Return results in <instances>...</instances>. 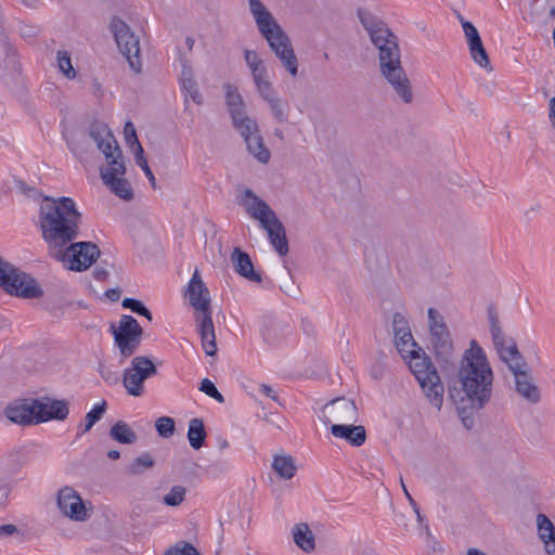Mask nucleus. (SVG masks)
Here are the masks:
<instances>
[{
	"instance_id": "1",
	"label": "nucleus",
	"mask_w": 555,
	"mask_h": 555,
	"mask_svg": "<svg viewBox=\"0 0 555 555\" xmlns=\"http://www.w3.org/2000/svg\"><path fill=\"white\" fill-rule=\"evenodd\" d=\"M358 17L378 51V65L382 77L391 87L396 100L411 104L414 100L412 83L401 62L397 36L385 22L367 11L359 10Z\"/></svg>"
},
{
	"instance_id": "2",
	"label": "nucleus",
	"mask_w": 555,
	"mask_h": 555,
	"mask_svg": "<svg viewBox=\"0 0 555 555\" xmlns=\"http://www.w3.org/2000/svg\"><path fill=\"white\" fill-rule=\"evenodd\" d=\"M80 222L81 214L70 197H43L39 206L37 227L50 257L60 256L61 248L78 237Z\"/></svg>"
},
{
	"instance_id": "3",
	"label": "nucleus",
	"mask_w": 555,
	"mask_h": 555,
	"mask_svg": "<svg viewBox=\"0 0 555 555\" xmlns=\"http://www.w3.org/2000/svg\"><path fill=\"white\" fill-rule=\"evenodd\" d=\"M457 376L461 389L453 387L450 392L455 391L456 399L466 400L473 409H482L491 399L493 372L476 340H472L465 350Z\"/></svg>"
},
{
	"instance_id": "4",
	"label": "nucleus",
	"mask_w": 555,
	"mask_h": 555,
	"mask_svg": "<svg viewBox=\"0 0 555 555\" xmlns=\"http://www.w3.org/2000/svg\"><path fill=\"white\" fill-rule=\"evenodd\" d=\"M248 3L259 33L267 40L269 47L279 57L285 69L292 77H296L298 74V61L289 37L260 0H248Z\"/></svg>"
},
{
	"instance_id": "5",
	"label": "nucleus",
	"mask_w": 555,
	"mask_h": 555,
	"mask_svg": "<svg viewBox=\"0 0 555 555\" xmlns=\"http://www.w3.org/2000/svg\"><path fill=\"white\" fill-rule=\"evenodd\" d=\"M190 305L194 308L195 320L202 340V347L209 357L217 352L216 335L211 318L210 295L207 286L196 270L190 280L185 293Z\"/></svg>"
},
{
	"instance_id": "6",
	"label": "nucleus",
	"mask_w": 555,
	"mask_h": 555,
	"mask_svg": "<svg viewBox=\"0 0 555 555\" xmlns=\"http://www.w3.org/2000/svg\"><path fill=\"white\" fill-rule=\"evenodd\" d=\"M409 367L429 402L440 410L443 402L444 388L430 358L422 348L408 354Z\"/></svg>"
},
{
	"instance_id": "7",
	"label": "nucleus",
	"mask_w": 555,
	"mask_h": 555,
	"mask_svg": "<svg viewBox=\"0 0 555 555\" xmlns=\"http://www.w3.org/2000/svg\"><path fill=\"white\" fill-rule=\"evenodd\" d=\"M0 287L11 296L34 299L40 298L43 291L37 281L0 256Z\"/></svg>"
},
{
	"instance_id": "8",
	"label": "nucleus",
	"mask_w": 555,
	"mask_h": 555,
	"mask_svg": "<svg viewBox=\"0 0 555 555\" xmlns=\"http://www.w3.org/2000/svg\"><path fill=\"white\" fill-rule=\"evenodd\" d=\"M109 331L120 353L119 362L122 363L124 360L132 357L139 349L143 328L133 317L122 314L117 326L111 323Z\"/></svg>"
},
{
	"instance_id": "9",
	"label": "nucleus",
	"mask_w": 555,
	"mask_h": 555,
	"mask_svg": "<svg viewBox=\"0 0 555 555\" xmlns=\"http://www.w3.org/2000/svg\"><path fill=\"white\" fill-rule=\"evenodd\" d=\"M427 314L430 344L436 358L441 364H450L454 360V347L444 318L435 308H429Z\"/></svg>"
},
{
	"instance_id": "10",
	"label": "nucleus",
	"mask_w": 555,
	"mask_h": 555,
	"mask_svg": "<svg viewBox=\"0 0 555 555\" xmlns=\"http://www.w3.org/2000/svg\"><path fill=\"white\" fill-rule=\"evenodd\" d=\"M512 354L502 360L514 375L515 389L518 395L530 403H538L541 400V393L538 386L532 382V377L527 370V363L517 347H512Z\"/></svg>"
},
{
	"instance_id": "11",
	"label": "nucleus",
	"mask_w": 555,
	"mask_h": 555,
	"mask_svg": "<svg viewBox=\"0 0 555 555\" xmlns=\"http://www.w3.org/2000/svg\"><path fill=\"white\" fill-rule=\"evenodd\" d=\"M157 374V367L151 358L133 357L130 365L122 372V385L131 397H142L145 392L144 383Z\"/></svg>"
},
{
	"instance_id": "12",
	"label": "nucleus",
	"mask_w": 555,
	"mask_h": 555,
	"mask_svg": "<svg viewBox=\"0 0 555 555\" xmlns=\"http://www.w3.org/2000/svg\"><path fill=\"white\" fill-rule=\"evenodd\" d=\"M232 124L243 138L248 153L259 163L267 164L270 160L271 153L264 145L257 121L244 114L232 119Z\"/></svg>"
},
{
	"instance_id": "13",
	"label": "nucleus",
	"mask_w": 555,
	"mask_h": 555,
	"mask_svg": "<svg viewBox=\"0 0 555 555\" xmlns=\"http://www.w3.org/2000/svg\"><path fill=\"white\" fill-rule=\"evenodd\" d=\"M60 256H51L63 262L69 270L85 271L100 257V249L92 242H70L61 248Z\"/></svg>"
},
{
	"instance_id": "14",
	"label": "nucleus",
	"mask_w": 555,
	"mask_h": 555,
	"mask_svg": "<svg viewBox=\"0 0 555 555\" xmlns=\"http://www.w3.org/2000/svg\"><path fill=\"white\" fill-rule=\"evenodd\" d=\"M111 29L120 53L127 59L131 69L135 73H140L142 70V62L140 60L139 38L130 30V27L118 17L112 20Z\"/></svg>"
},
{
	"instance_id": "15",
	"label": "nucleus",
	"mask_w": 555,
	"mask_h": 555,
	"mask_svg": "<svg viewBox=\"0 0 555 555\" xmlns=\"http://www.w3.org/2000/svg\"><path fill=\"white\" fill-rule=\"evenodd\" d=\"M126 173L125 158L112 159L105 167L100 168V176L103 183L118 197L130 201L133 198V191L130 182L124 178Z\"/></svg>"
},
{
	"instance_id": "16",
	"label": "nucleus",
	"mask_w": 555,
	"mask_h": 555,
	"mask_svg": "<svg viewBox=\"0 0 555 555\" xmlns=\"http://www.w3.org/2000/svg\"><path fill=\"white\" fill-rule=\"evenodd\" d=\"M89 138L94 141L98 149L103 153L106 164L112 159L122 157V151L113 135L108 126L102 121H93L89 126Z\"/></svg>"
},
{
	"instance_id": "17",
	"label": "nucleus",
	"mask_w": 555,
	"mask_h": 555,
	"mask_svg": "<svg viewBox=\"0 0 555 555\" xmlns=\"http://www.w3.org/2000/svg\"><path fill=\"white\" fill-rule=\"evenodd\" d=\"M487 318L489 323V331L491 334L493 346L501 360H506V357L512 354V347H517L515 340L508 337L502 328L500 321V313L494 305H490L487 309Z\"/></svg>"
},
{
	"instance_id": "18",
	"label": "nucleus",
	"mask_w": 555,
	"mask_h": 555,
	"mask_svg": "<svg viewBox=\"0 0 555 555\" xmlns=\"http://www.w3.org/2000/svg\"><path fill=\"white\" fill-rule=\"evenodd\" d=\"M323 413L327 423H356L359 417L358 408L353 400L345 397L336 398L326 403Z\"/></svg>"
},
{
	"instance_id": "19",
	"label": "nucleus",
	"mask_w": 555,
	"mask_h": 555,
	"mask_svg": "<svg viewBox=\"0 0 555 555\" xmlns=\"http://www.w3.org/2000/svg\"><path fill=\"white\" fill-rule=\"evenodd\" d=\"M57 506L61 513L75 521H85L89 514L78 492L70 487H64L57 494Z\"/></svg>"
},
{
	"instance_id": "20",
	"label": "nucleus",
	"mask_w": 555,
	"mask_h": 555,
	"mask_svg": "<svg viewBox=\"0 0 555 555\" xmlns=\"http://www.w3.org/2000/svg\"><path fill=\"white\" fill-rule=\"evenodd\" d=\"M460 22L468 44L469 54L474 62L480 67L491 70L490 59L483 47L482 40L477 28L468 21L460 17Z\"/></svg>"
},
{
	"instance_id": "21",
	"label": "nucleus",
	"mask_w": 555,
	"mask_h": 555,
	"mask_svg": "<svg viewBox=\"0 0 555 555\" xmlns=\"http://www.w3.org/2000/svg\"><path fill=\"white\" fill-rule=\"evenodd\" d=\"M242 205L245 207L247 215L258 220L261 227H266L273 220V217H278L272 208L250 189L244 190Z\"/></svg>"
},
{
	"instance_id": "22",
	"label": "nucleus",
	"mask_w": 555,
	"mask_h": 555,
	"mask_svg": "<svg viewBox=\"0 0 555 555\" xmlns=\"http://www.w3.org/2000/svg\"><path fill=\"white\" fill-rule=\"evenodd\" d=\"M37 423H44L51 420L64 421L67 418L69 410L66 400L41 397L36 399Z\"/></svg>"
},
{
	"instance_id": "23",
	"label": "nucleus",
	"mask_w": 555,
	"mask_h": 555,
	"mask_svg": "<svg viewBox=\"0 0 555 555\" xmlns=\"http://www.w3.org/2000/svg\"><path fill=\"white\" fill-rule=\"evenodd\" d=\"M36 399L16 400L8 404L5 416L15 424L30 425L37 423Z\"/></svg>"
},
{
	"instance_id": "24",
	"label": "nucleus",
	"mask_w": 555,
	"mask_h": 555,
	"mask_svg": "<svg viewBox=\"0 0 555 555\" xmlns=\"http://www.w3.org/2000/svg\"><path fill=\"white\" fill-rule=\"evenodd\" d=\"M235 272L251 282H261V275L255 271L249 255L240 247H235L230 256Z\"/></svg>"
},
{
	"instance_id": "25",
	"label": "nucleus",
	"mask_w": 555,
	"mask_h": 555,
	"mask_svg": "<svg viewBox=\"0 0 555 555\" xmlns=\"http://www.w3.org/2000/svg\"><path fill=\"white\" fill-rule=\"evenodd\" d=\"M354 423L333 424L331 433L334 437L345 439L351 446L360 447L365 442L366 433L363 426L353 425Z\"/></svg>"
},
{
	"instance_id": "26",
	"label": "nucleus",
	"mask_w": 555,
	"mask_h": 555,
	"mask_svg": "<svg viewBox=\"0 0 555 555\" xmlns=\"http://www.w3.org/2000/svg\"><path fill=\"white\" fill-rule=\"evenodd\" d=\"M269 236L270 243L280 256H285L288 253V241L285 233V228L278 217H273L266 227H262Z\"/></svg>"
},
{
	"instance_id": "27",
	"label": "nucleus",
	"mask_w": 555,
	"mask_h": 555,
	"mask_svg": "<svg viewBox=\"0 0 555 555\" xmlns=\"http://www.w3.org/2000/svg\"><path fill=\"white\" fill-rule=\"evenodd\" d=\"M295 544L305 553H311L315 548V538L308 524H296L292 530Z\"/></svg>"
},
{
	"instance_id": "28",
	"label": "nucleus",
	"mask_w": 555,
	"mask_h": 555,
	"mask_svg": "<svg viewBox=\"0 0 555 555\" xmlns=\"http://www.w3.org/2000/svg\"><path fill=\"white\" fill-rule=\"evenodd\" d=\"M225 90V104L231 116V119L246 114L245 102L238 89L230 83L224 86Z\"/></svg>"
},
{
	"instance_id": "29",
	"label": "nucleus",
	"mask_w": 555,
	"mask_h": 555,
	"mask_svg": "<svg viewBox=\"0 0 555 555\" xmlns=\"http://www.w3.org/2000/svg\"><path fill=\"white\" fill-rule=\"evenodd\" d=\"M272 469L278 474L280 478L288 480L295 476L297 466L292 455L275 454L273 456Z\"/></svg>"
},
{
	"instance_id": "30",
	"label": "nucleus",
	"mask_w": 555,
	"mask_h": 555,
	"mask_svg": "<svg viewBox=\"0 0 555 555\" xmlns=\"http://www.w3.org/2000/svg\"><path fill=\"white\" fill-rule=\"evenodd\" d=\"M206 436L207 434L203 421L196 417L190 420L188 428V439L190 446L193 449L198 450L204 446Z\"/></svg>"
},
{
	"instance_id": "31",
	"label": "nucleus",
	"mask_w": 555,
	"mask_h": 555,
	"mask_svg": "<svg viewBox=\"0 0 555 555\" xmlns=\"http://www.w3.org/2000/svg\"><path fill=\"white\" fill-rule=\"evenodd\" d=\"M109 436L115 441L124 444H131L137 441V434L124 421H118L111 427Z\"/></svg>"
},
{
	"instance_id": "32",
	"label": "nucleus",
	"mask_w": 555,
	"mask_h": 555,
	"mask_svg": "<svg viewBox=\"0 0 555 555\" xmlns=\"http://www.w3.org/2000/svg\"><path fill=\"white\" fill-rule=\"evenodd\" d=\"M393 340L398 352L403 359H408V354L413 353L418 348L411 331L406 332V335L403 333L393 335Z\"/></svg>"
},
{
	"instance_id": "33",
	"label": "nucleus",
	"mask_w": 555,
	"mask_h": 555,
	"mask_svg": "<svg viewBox=\"0 0 555 555\" xmlns=\"http://www.w3.org/2000/svg\"><path fill=\"white\" fill-rule=\"evenodd\" d=\"M450 398L452 399V401L454 402V404L456 405V409H457V414L464 425L465 428L467 429H470L473 428L474 424H475V421H474V417L472 415H468L467 414V411H476L475 409H473L466 400H463V399H456L455 397V391H451L450 393Z\"/></svg>"
},
{
	"instance_id": "34",
	"label": "nucleus",
	"mask_w": 555,
	"mask_h": 555,
	"mask_svg": "<svg viewBox=\"0 0 555 555\" xmlns=\"http://www.w3.org/2000/svg\"><path fill=\"white\" fill-rule=\"evenodd\" d=\"M270 107L271 114L276 121L283 124L288 119V104L279 95L266 101Z\"/></svg>"
},
{
	"instance_id": "35",
	"label": "nucleus",
	"mask_w": 555,
	"mask_h": 555,
	"mask_svg": "<svg viewBox=\"0 0 555 555\" xmlns=\"http://www.w3.org/2000/svg\"><path fill=\"white\" fill-rule=\"evenodd\" d=\"M244 59L250 69L253 78L257 77L258 75L267 74V68L256 51L245 50Z\"/></svg>"
},
{
	"instance_id": "36",
	"label": "nucleus",
	"mask_w": 555,
	"mask_h": 555,
	"mask_svg": "<svg viewBox=\"0 0 555 555\" xmlns=\"http://www.w3.org/2000/svg\"><path fill=\"white\" fill-rule=\"evenodd\" d=\"M105 411H106V402L105 401H102L101 403L95 404L93 406V409L86 414L85 424H83L82 428L80 429V434L88 433L94 426V424L103 417Z\"/></svg>"
},
{
	"instance_id": "37",
	"label": "nucleus",
	"mask_w": 555,
	"mask_h": 555,
	"mask_svg": "<svg viewBox=\"0 0 555 555\" xmlns=\"http://www.w3.org/2000/svg\"><path fill=\"white\" fill-rule=\"evenodd\" d=\"M3 62L4 69H17L16 57L11 44L5 39H0V62Z\"/></svg>"
},
{
	"instance_id": "38",
	"label": "nucleus",
	"mask_w": 555,
	"mask_h": 555,
	"mask_svg": "<svg viewBox=\"0 0 555 555\" xmlns=\"http://www.w3.org/2000/svg\"><path fill=\"white\" fill-rule=\"evenodd\" d=\"M253 80H254V83L257 88L259 95L264 101H268L269 99L278 95V93L275 92V90L272 87V83L268 80L267 74L258 75L257 77H254Z\"/></svg>"
},
{
	"instance_id": "39",
	"label": "nucleus",
	"mask_w": 555,
	"mask_h": 555,
	"mask_svg": "<svg viewBox=\"0 0 555 555\" xmlns=\"http://www.w3.org/2000/svg\"><path fill=\"white\" fill-rule=\"evenodd\" d=\"M155 462L151 454L144 453L135 457L132 463L128 466L127 470L129 474L139 475L144 469H150L154 466Z\"/></svg>"
},
{
	"instance_id": "40",
	"label": "nucleus",
	"mask_w": 555,
	"mask_h": 555,
	"mask_svg": "<svg viewBox=\"0 0 555 555\" xmlns=\"http://www.w3.org/2000/svg\"><path fill=\"white\" fill-rule=\"evenodd\" d=\"M186 489L183 486H173L170 491L164 495L163 502L167 506H179L185 499Z\"/></svg>"
},
{
	"instance_id": "41",
	"label": "nucleus",
	"mask_w": 555,
	"mask_h": 555,
	"mask_svg": "<svg viewBox=\"0 0 555 555\" xmlns=\"http://www.w3.org/2000/svg\"><path fill=\"white\" fill-rule=\"evenodd\" d=\"M121 306L125 309L131 310L133 313L146 318L149 321H152L153 319L151 311L144 306V304L141 300L134 298H125L121 302Z\"/></svg>"
},
{
	"instance_id": "42",
	"label": "nucleus",
	"mask_w": 555,
	"mask_h": 555,
	"mask_svg": "<svg viewBox=\"0 0 555 555\" xmlns=\"http://www.w3.org/2000/svg\"><path fill=\"white\" fill-rule=\"evenodd\" d=\"M155 428L163 438H169L176 430L175 421L169 416H160L155 422Z\"/></svg>"
},
{
	"instance_id": "43",
	"label": "nucleus",
	"mask_w": 555,
	"mask_h": 555,
	"mask_svg": "<svg viewBox=\"0 0 555 555\" xmlns=\"http://www.w3.org/2000/svg\"><path fill=\"white\" fill-rule=\"evenodd\" d=\"M537 525L540 538L544 541L555 535V527L547 516L539 514L537 516Z\"/></svg>"
},
{
	"instance_id": "44",
	"label": "nucleus",
	"mask_w": 555,
	"mask_h": 555,
	"mask_svg": "<svg viewBox=\"0 0 555 555\" xmlns=\"http://www.w3.org/2000/svg\"><path fill=\"white\" fill-rule=\"evenodd\" d=\"M181 87L185 98H191L197 105L203 104V96L194 79L188 78L185 81H181Z\"/></svg>"
},
{
	"instance_id": "45",
	"label": "nucleus",
	"mask_w": 555,
	"mask_h": 555,
	"mask_svg": "<svg viewBox=\"0 0 555 555\" xmlns=\"http://www.w3.org/2000/svg\"><path fill=\"white\" fill-rule=\"evenodd\" d=\"M165 555H202L191 543L179 541L170 546Z\"/></svg>"
},
{
	"instance_id": "46",
	"label": "nucleus",
	"mask_w": 555,
	"mask_h": 555,
	"mask_svg": "<svg viewBox=\"0 0 555 555\" xmlns=\"http://www.w3.org/2000/svg\"><path fill=\"white\" fill-rule=\"evenodd\" d=\"M57 64L60 70L67 77L74 78L76 76L75 69L72 65L70 56L66 51L57 52Z\"/></svg>"
},
{
	"instance_id": "47",
	"label": "nucleus",
	"mask_w": 555,
	"mask_h": 555,
	"mask_svg": "<svg viewBox=\"0 0 555 555\" xmlns=\"http://www.w3.org/2000/svg\"><path fill=\"white\" fill-rule=\"evenodd\" d=\"M199 390L203 391L204 393H206L208 397L214 398L218 402L222 403L224 401L223 396L217 389L215 384L211 380H209L208 378H204L201 382Z\"/></svg>"
},
{
	"instance_id": "48",
	"label": "nucleus",
	"mask_w": 555,
	"mask_h": 555,
	"mask_svg": "<svg viewBox=\"0 0 555 555\" xmlns=\"http://www.w3.org/2000/svg\"><path fill=\"white\" fill-rule=\"evenodd\" d=\"M409 322L405 317L399 312H396L392 317V332L393 335H399L401 333L406 335V332H410Z\"/></svg>"
},
{
	"instance_id": "49",
	"label": "nucleus",
	"mask_w": 555,
	"mask_h": 555,
	"mask_svg": "<svg viewBox=\"0 0 555 555\" xmlns=\"http://www.w3.org/2000/svg\"><path fill=\"white\" fill-rule=\"evenodd\" d=\"M20 534V529L13 524L0 526V539L12 538Z\"/></svg>"
},
{
	"instance_id": "50",
	"label": "nucleus",
	"mask_w": 555,
	"mask_h": 555,
	"mask_svg": "<svg viewBox=\"0 0 555 555\" xmlns=\"http://www.w3.org/2000/svg\"><path fill=\"white\" fill-rule=\"evenodd\" d=\"M125 140L129 145H133V142L138 141L135 128L131 121H127L124 128Z\"/></svg>"
},
{
	"instance_id": "51",
	"label": "nucleus",
	"mask_w": 555,
	"mask_h": 555,
	"mask_svg": "<svg viewBox=\"0 0 555 555\" xmlns=\"http://www.w3.org/2000/svg\"><path fill=\"white\" fill-rule=\"evenodd\" d=\"M138 166L143 170V172L145 173V176L147 177V179L151 183V186L155 190L157 188L156 179H155L150 166L147 165V160L145 158H142V159L139 158Z\"/></svg>"
},
{
	"instance_id": "52",
	"label": "nucleus",
	"mask_w": 555,
	"mask_h": 555,
	"mask_svg": "<svg viewBox=\"0 0 555 555\" xmlns=\"http://www.w3.org/2000/svg\"><path fill=\"white\" fill-rule=\"evenodd\" d=\"M260 391L264 396H267V397L271 398L272 400H274L275 402H279V398H278L275 391L273 390V388L271 386L262 384V385H260Z\"/></svg>"
},
{
	"instance_id": "53",
	"label": "nucleus",
	"mask_w": 555,
	"mask_h": 555,
	"mask_svg": "<svg viewBox=\"0 0 555 555\" xmlns=\"http://www.w3.org/2000/svg\"><path fill=\"white\" fill-rule=\"evenodd\" d=\"M545 550L548 555H555V534L544 541Z\"/></svg>"
},
{
	"instance_id": "54",
	"label": "nucleus",
	"mask_w": 555,
	"mask_h": 555,
	"mask_svg": "<svg viewBox=\"0 0 555 555\" xmlns=\"http://www.w3.org/2000/svg\"><path fill=\"white\" fill-rule=\"evenodd\" d=\"M120 294H121V292L119 288H109L106 291L105 296L111 301H117L120 298Z\"/></svg>"
},
{
	"instance_id": "55",
	"label": "nucleus",
	"mask_w": 555,
	"mask_h": 555,
	"mask_svg": "<svg viewBox=\"0 0 555 555\" xmlns=\"http://www.w3.org/2000/svg\"><path fill=\"white\" fill-rule=\"evenodd\" d=\"M93 274L96 280L104 281L108 276V271L103 268L95 267L93 270Z\"/></svg>"
},
{
	"instance_id": "56",
	"label": "nucleus",
	"mask_w": 555,
	"mask_h": 555,
	"mask_svg": "<svg viewBox=\"0 0 555 555\" xmlns=\"http://www.w3.org/2000/svg\"><path fill=\"white\" fill-rule=\"evenodd\" d=\"M134 144V156H135V162H137V165H139V158L142 159V158H145L144 157V151H143V147L141 145V143L139 142V140L137 142H133Z\"/></svg>"
},
{
	"instance_id": "57",
	"label": "nucleus",
	"mask_w": 555,
	"mask_h": 555,
	"mask_svg": "<svg viewBox=\"0 0 555 555\" xmlns=\"http://www.w3.org/2000/svg\"><path fill=\"white\" fill-rule=\"evenodd\" d=\"M9 492H10L9 486L4 482H1L0 483V505L3 504V502L5 501V499L9 495Z\"/></svg>"
},
{
	"instance_id": "58",
	"label": "nucleus",
	"mask_w": 555,
	"mask_h": 555,
	"mask_svg": "<svg viewBox=\"0 0 555 555\" xmlns=\"http://www.w3.org/2000/svg\"><path fill=\"white\" fill-rule=\"evenodd\" d=\"M188 78L193 79L192 69L183 64L181 72V81H185Z\"/></svg>"
},
{
	"instance_id": "59",
	"label": "nucleus",
	"mask_w": 555,
	"mask_h": 555,
	"mask_svg": "<svg viewBox=\"0 0 555 555\" xmlns=\"http://www.w3.org/2000/svg\"><path fill=\"white\" fill-rule=\"evenodd\" d=\"M400 482H401L402 489H403V491H404V493H405V495H406V498H408L409 502L411 503V505H412V506H415V502H414V500L412 499V496L410 495V493L408 492V490H406V488H405V485H404V482H403V478H402V477L400 478Z\"/></svg>"
},
{
	"instance_id": "60",
	"label": "nucleus",
	"mask_w": 555,
	"mask_h": 555,
	"mask_svg": "<svg viewBox=\"0 0 555 555\" xmlns=\"http://www.w3.org/2000/svg\"><path fill=\"white\" fill-rule=\"evenodd\" d=\"M550 117L555 119V96L550 101Z\"/></svg>"
},
{
	"instance_id": "61",
	"label": "nucleus",
	"mask_w": 555,
	"mask_h": 555,
	"mask_svg": "<svg viewBox=\"0 0 555 555\" xmlns=\"http://www.w3.org/2000/svg\"><path fill=\"white\" fill-rule=\"evenodd\" d=\"M107 456L111 459V460H117L120 457V452L117 451V450H111L107 452Z\"/></svg>"
},
{
	"instance_id": "62",
	"label": "nucleus",
	"mask_w": 555,
	"mask_h": 555,
	"mask_svg": "<svg viewBox=\"0 0 555 555\" xmlns=\"http://www.w3.org/2000/svg\"><path fill=\"white\" fill-rule=\"evenodd\" d=\"M467 555H487V554L478 548H468Z\"/></svg>"
},
{
	"instance_id": "63",
	"label": "nucleus",
	"mask_w": 555,
	"mask_h": 555,
	"mask_svg": "<svg viewBox=\"0 0 555 555\" xmlns=\"http://www.w3.org/2000/svg\"><path fill=\"white\" fill-rule=\"evenodd\" d=\"M425 529H426L427 537L433 540V547L436 548V544H438L437 541H435L428 526H426Z\"/></svg>"
},
{
	"instance_id": "64",
	"label": "nucleus",
	"mask_w": 555,
	"mask_h": 555,
	"mask_svg": "<svg viewBox=\"0 0 555 555\" xmlns=\"http://www.w3.org/2000/svg\"><path fill=\"white\" fill-rule=\"evenodd\" d=\"M34 35H35V30L33 28L22 31V36H24V37H31Z\"/></svg>"
}]
</instances>
